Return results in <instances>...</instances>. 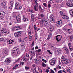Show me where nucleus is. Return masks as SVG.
<instances>
[{"mask_svg":"<svg viewBox=\"0 0 73 73\" xmlns=\"http://www.w3.org/2000/svg\"><path fill=\"white\" fill-rule=\"evenodd\" d=\"M56 62V60L54 58H53L50 60V65H54Z\"/></svg>","mask_w":73,"mask_h":73,"instance_id":"423d86ee","label":"nucleus"},{"mask_svg":"<svg viewBox=\"0 0 73 73\" xmlns=\"http://www.w3.org/2000/svg\"><path fill=\"white\" fill-rule=\"evenodd\" d=\"M69 49L70 51H72V50H73V47L72 46L70 47H69Z\"/></svg>","mask_w":73,"mask_h":73,"instance_id":"2f4dec72","label":"nucleus"},{"mask_svg":"<svg viewBox=\"0 0 73 73\" xmlns=\"http://www.w3.org/2000/svg\"><path fill=\"white\" fill-rule=\"evenodd\" d=\"M61 53V50L59 48L56 52V54H57V55H58V54H60Z\"/></svg>","mask_w":73,"mask_h":73,"instance_id":"a211bd4d","label":"nucleus"},{"mask_svg":"<svg viewBox=\"0 0 73 73\" xmlns=\"http://www.w3.org/2000/svg\"><path fill=\"white\" fill-rule=\"evenodd\" d=\"M58 68L59 69H61V66H58Z\"/></svg>","mask_w":73,"mask_h":73,"instance_id":"69168bd1","label":"nucleus"},{"mask_svg":"<svg viewBox=\"0 0 73 73\" xmlns=\"http://www.w3.org/2000/svg\"><path fill=\"white\" fill-rule=\"evenodd\" d=\"M32 66H33V67H35V66H36V65H35V64H33L32 65Z\"/></svg>","mask_w":73,"mask_h":73,"instance_id":"338daca9","label":"nucleus"},{"mask_svg":"<svg viewBox=\"0 0 73 73\" xmlns=\"http://www.w3.org/2000/svg\"><path fill=\"white\" fill-rule=\"evenodd\" d=\"M21 35V32L18 31L14 33V36L16 37H18Z\"/></svg>","mask_w":73,"mask_h":73,"instance_id":"1a4fd4ad","label":"nucleus"},{"mask_svg":"<svg viewBox=\"0 0 73 73\" xmlns=\"http://www.w3.org/2000/svg\"><path fill=\"white\" fill-rule=\"evenodd\" d=\"M34 17H35V16H34V15L33 14H32L31 15V19H34Z\"/></svg>","mask_w":73,"mask_h":73,"instance_id":"58836bf2","label":"nucleus"},{"mask_svg":"<svg viewBox=\"0 0 73 73\" xmlns=\"http://www.w3.org/2000/svg\"><path fill=\"white\" fill-rule=\"evenodd\" d=\"M66 4L67 6H68V7H73V3H72V2H67L66 3Z\"/></svg>","mask_w":73,"mask_h":73,"instance_id":"ddd939ff","label":"nucleus"},{"mask_svg":"<svg viewBox=\"0 0 73 73\" xmlns=\"http://www.w3.org/2000/svg\"><path fill=\"white\" fill-rule=\"evenodd\" d=\"M58 73H62V71H61V70L59 71L58 72Z\"/></svg>","mask_w":73,"mask_h":73,"instance_id":"0e129e2a","label":"nucleus"},{"mask_svg":"<svg viewBox=\"0 0 73 73\" xmlns=\"http://www.w3.org/2000/svg\"><path fill=\"white\" fill-rule=\"evenodd\" d=\"M37 38H38V36H37V33H36L35 36V40H36L37 39Z\"/></svg>","mask_w":73,"mask_h":73,"instance_id":"473e14b6","label":"nucleus"},{"mask_svg":"<svg viewBox=\"0 0 73 73\" xmlns=\"http://www.w3.org/2000/svg\"><path fill=\"white\" fill-rule=\"evenodd\" d=\"M63 48L64 49V50H66V49H67L66 47L64 46L63 47Z\"/></svg>","mask_w":73,"mask_h":73,"instance_id":"680f3d73","label":"nucleus"},{"mask_svg":"<svg viewBox=\"0 0 73 73\" xmlns=\"http://www.w3.org/2000/svg\"><path fill=\"white\" fill-rule=\"evenodd\" d=\"M70 13L71 15L72 16H73V10H71L70 11Z\"/></svg>","mask_w":73,"mask_h":73,"instance_id":"cd10ccee","label":"nucleus"},{"mask_svg":"<svg viewBox=\"0 0 73 73\" xmlns=\"http://www.w3.org/2000/svg\"><path fill=\"white\" fill-rule=\"evenodd\" d=\"M25 68L26 70H28V69H29L30 67H29L25 66Z\"/></svg>","mask_w":73,"mask_h":73,"instance_id":"a19ab883","label":"nucleus"},{"mask_svg":"<svg viewBox=\"0 0 73 73\" xmlns=\"http://www.w3.org/2000/svg\"><path fill=\"white\" fill-rule=\"evenodd\" d=\"M41 52V49H39L38 50L35 51L36 53L38 52V53H40Z\"/></svg>","mask_w":73,"mask_h":73,"instance_id":"7c9ffc66","label":"nucleus"},{"mask_svg":"<svg viewBox=\"0 0 73 73\" xmlns=\"http://www.w3.org/2000/svg\"><path fill=\"white\" fill-rule=\"evenodd\" d=\"M20 60H21V58H19L17 60L16 62H17L18 61H20Z\"/></svg>","mask_w":73,"mask_h":73,"instance_id":"de8ad7c7","label":"nucleus"},{"mask_svg":"<svg viewBox=\"0 0 73 73\" xmlns=\"http://www.w3.org/2000/svg\"><path fill=\"white\" fill-rule=\"evenodd\" d=\"M68 46H69V47L72 46V44H71V43H68Z\"/></svg>","mask_w":73,"mask_h":73,"instance_id":"49530a36","label":"nucleus"},{"mask_svg":"<svg viewBox=\"0 0 73 73\" xmlns=\"http://www.w3.org/2000/svg\"><path fill=\"white\" fill-rule=\"evenodd\" d=\"M5 61L7 63V64H9V63L11 62V60L10 58H6V59L5 60Z\"/></svg>","mask_w":73,"mask_h":73,"instance_id":"6ab92c4d","label":"nucleus"},{"mask_svg":"<svg viewBox=\"0 0 73 73\" xmlns=\"http://www.w3.org/2000/svg\"><path fill=\"white\" fill-rule=\"evenodd\" d=\"M13 31H18V30H20V29H21V28H20V27L19 25L16 26L14 28H12Z\"/></svg>","mask_w":73,"mask_h":73,"instance_id":"9b49d317","label":"nucleus"},{"mask_svg":"<svg viewBox=\"0 0 73 73\" xmlns=\"http://www.w3.org/2000/svg\"><path fill=\"white\" fill-rule=\"evenodd\" d=\"M51 7V5L49 4V3H48V8H50Z\"/></svg>","mask_w":73,"mask_h":73,"instance_id":"f704fd0d","label":"nucleus"},{"mask_svg":"<svg viewBox=\"0 0 73 73\" xmlns=\"http://www.w3.org/2000/svg\"><path fill=\"white\" fill-rule=\"evenodd\" d=\"M43 5L44 6V7H47V4L46 3H43Z\"/></svg>","mask_w":73,"mask_h":73,"instance_id":"ea45409f","label":"nucleus"},{"mask_svg":"<svg viewBox=\"0 0 73 73\" xmlns=\"http://www.w3.org/2000/svg\"><path fill=\"white\" fill-rule=\"evenodd\" d=\"M48 52L49 53V54H52V52L50 51L49 50H47Z\"/></svg>","mask_w":73,"mask_h":73,"instance_id":"8fccbe9b","label":"nucleus"},{"mask_svg":"<svg viewBox=\"0 0 73 73\" xmlns=\"http://www.w3.org/2000/svg\"><path fill=\"white\" fill-rule=\"evenodd\" d=\"M39 9H42V8H41V5L39 6Z\"/></svg>","mask_w":73,"mask_h":73,"instance_id":"6e6d98bb","label":"nucleus"},{"mask_svg":"<svg viewBox=\"0 0 73 73\" xmlns=\"http://www.w3.org/2000/svg\"><path fill=\"white\" fill-rule=\"evenodd\" d=\"M36 68H35L33 70V73H35V72H36Z\"/></svg>","mask_w":73,"mask_h":73,"instance_id":"603ef678","label":"nucleus"},{"mask_svg":"<svg viewBox=\"0 0 73 73\" xmlns=\"http://www.w3.org/2000/svg\"><path fill=\"white\" fill-rule=\"evenodd\" d=\"M66 70L67 72H68V73H71L72 72V70H70L69 68H67L66 69Z\"/></svg>","mask_w":73,"mask_h":73,"instance_id":"bb28decb","label":"nucleus"},{"mask_svg":"<svg viewBox=\"0 0 73 73\" xmlns=\"http://www.w3.org/2000/svg\"><path fill=\"white\" fill-rule=\"evenodd\" d=\"M10 5L9 8L10 9H12V7H13V4L14 3V2L13 1H10Z\"/></svg>","mask_w":73,"mask_h":73,"instance_id":"4be33fe9","label":"nucleus"},{"mask_svg":"<svg viewBox=\"0 0 73 73\" xmlns=\"http://www.w3.org/2000/svg\"><path fill=\"white\" fill-rule=\"evenodd\" d=\"M48 37L50 38L51 37H52V34L51 33L49 34Z\"/></svg>","mask_w":73,"mask_h":73,"instance_id":"09e8293b","label":"nucleus"},{"mask_svg":"<svg viewBox=\"0 0 73 73\" xmlns=\"http://www.w3.org/2000/svg\"><path fill=\"white\" fill-rule=\"evenodd\" d=\"M40 16H41V17H42V18H43V17H44V14L42 13L40 14Z\"/></svg>","mask_w":73,"mask_h":73,"instance_id":"37998d69","label":"nucleus"},{"mask_svg":"<svg viewBox=\"0 0 73 73\" xmlns=\"http://www.w3.org/2000/svg\"><path fill=\"white\" fill-rule=\"evenodd\" d=\"M9 32V31L8 30L6 29L5 28H3L0 29V36H1V34L4 35H7Z\"/></svg>","mask_w":73,"mask_h":73,"instance_id":"f03ea898","label":"nucleus"},{"mask_svg":"<svg viewBox=\"0 0 73 73\" xmlns=\"http://www.w3.org/2000/svg\"><path fill=\"white\" fill-rule=\"evenodd\" d=\"M46 72L47 73H49V70L46 69Z\"/></svg>","mask_w":73,"mask_h":73,"instance_id":"e2e57ef3","label":"nucleus"},{"mask_svg":"<svg viewBox=\"0 0 73 73\" xmlns=\"http://www.w3.org/2000/svg\"><path fill=\"white\" fill-rule=\"evenodd\" d=\"M22 8V7L21 6H20V4L18 3H15V8L17 9L18 10L19 9H21Z\"/></svg>","mask_w":73,"mask_h":73,"instance_id":"6e6552de","label":"nucleus"},{"mask_svg":"<svg viewBox=\"0 0 73 73\" xmlns=\"http://www.w3.org/2000/svg\"><path fill=\"white\" fill-rule=\"evenodd\" d=\"M60 36H61V35H58L56 36H55L56 40L57 41V42H59L60 41H61V38L59 39V38H58V37H60Z\"/></svg>","mask_w":73,"mask_h":73,"instance_id":"4468645a","label":"nucleus"},{"mask_svg":"<svg viewBox=\"0 0 73 73\" xmlns=\"http://www.w3.org/2000/svg\"><path fill=\"white\" fill-rule=\"evenodd\" d=\"M35 49H38V47L37 46L35 47Z\"/></svg>","mask_w":73,"mask_h":73,"instance_id":"bf43d9fd","label":"nucleus"},{"mask_svg":"<svg viewBox=\"0 0 73 73\" xmlns=\"http://www.w3.org/2000/svg\"><path fill=\"white\" fill-rule=\"evenodd\" d=\"M20 65H24V62H22L20 63Z\"/></svg>","mask_w":73,"mask_h":73,"instance_id":"e433bc0d","label":"nucleus"},{"mask_svg":"<svg viewBox=\"0 0 73 73\" xmlns=\"http://www.w3.org/2000/svg\"><path fill=\"white\" fill-rule=\"evenodd\" d=\"M73 35H71L70 36V38H73Z\"/></svg>","mask_w":73,"mask_h":73,"instance_id":"774afa93","label":"nucleus"},{"mask_svg":"<svg viewBox=\"0 0 73 73\" xmlns=\"http://www.w3.org/2000/svg\"><path fill=\"white\" fill-rule=\"evenodd\" d=\"M44 21L45 23H46V24H47V25H48V23H49V22L46 19L44 20V19L43 18V21Z\"/></svg>","mask_w":73,"mask_h":73,"instance_id":"b1692460","label":"nucleus"},{"mask_svg":"<svg viewBox=\"0 0 73 73\" xmlns=\"http://www.w3.org/2000/svg\"><path fill=\"white\" fill-rule=\"evenodd\" d=\"M6 13L5 12L3 11H0V19H4V17L5 16Z\"/></svg>","mask_w":73,"mask_h":73,"instance_id":"39448f33","label":"nucleus"},{"mask_svg":"<svg viewBox=\"0 0 73 73\" xmlns=\"http://www.w3.org/2000/svg\"><path fill=\"white\" fill-rule=\"evenodd\" d=\"M53 15H50V20L52 23H55V21L53 19Z\"/></svg>","mask_w":73,"mask_h":73,"instance_id":"9d476101","label":"nucleus"},{"mask_svg":"<svg viewBox=\"0 0 73 73\" xmlns=\"http://www.w3.org/2000/svg\"><path fill=\"white\" fill-rule=\"evenodd\" d=\"M0 41H1V42H4V38H0Z\"/></svg>","mask_w":73,"mask_h":73,"instance_id":"c756f323","label":"nucleus"},{"mask_svg":"<svg viewBox=\"0 0 73 73\" xmlns=\"http://www.w3.org/2000/svg\"><path fill=\"white\" fill-rule=\"evenodd\" d=\"M38 70L40 73H42V70L40 68H38Z\"/></svg>","mask_w":73,"mask_h":73,"instance_id":"79ce46f5","label":"nucleus"},{"mask_svg":"<svg viewBox=\"0 0 73 73\" xmlns=\"http://www.w3.org/2000/svg\"><path fill=\"white\" fill-rule=\"evenodd\" d=\"M16 19L18 23H20L21 22V17H20V15H17V16Z\"/></svg>","mask_w":73,"mask_h":73,"instance_id":"0eeeda50","label":"nucleus"},{"mask_svg":"<svg viewBox=\"0 0 73 73\" xmlns=\"http://www.w3.org/2000/svg\"><path fill=\"white\" fill-rule=\"evenodd\" d=\"M42 65L43 67H45L46 66V65L44 63H42Z\"/></svg>","mask_w":73,"mask_h":73,"instance_id":"3c124183","label":"nucleus"},{"mask_svg":"<svg viewBox=\"0 0 73 73\" xmlns=\"http://www.w3.org/2000/svg\"><path fill=\"white\" fill-rule=\"evenodd\" d=\"M4 54H5V56H7L8 55V50H5L4 51Z\"/></svg>","mask_w":73,"mask_h":73,"instance_id":"393cba45","label":"nucleus"},{"mask_svg":"<svg viewBox=\"0 0 73 73\" xmlns=\"http://www.w3.org/2000/svg\"><path fill=\"white\" fill-rule=\"evenodd\" d=\"M9 24L10 25H12V22L9 23Z\"/></svg>","mask_w":73,"mask_h":73,"instance_id":"052dcab7","label":"nucleus"},{"mask_svg":"<svg viewBox=\"0 0 73 73\" xmlns=\"http://www.w3.org/2000/svg\"><path fill=\"white\" fill-rule=\"evenodd\" d=\"M61 7H64V3H62L61 4Z\"/></svg>","mask_w":73,"mask_h":73,"instance_id":"864d4df0","label":"nucleus"},{"mask_svg":"<svg viewBox=\"0 0 73 73\" xmlns=\"http://www.w3.org/2000/svg\"><path fill=\"white\" fill-rule=\"evenodd\" d=\"M7 3L6 1H3L1 3V4L2 5V6H5V3Z\"/></svg>","mask_w":73,"mask_h":73,"instance_id":"a878e982","label":"nucleus"},{"mask_svg":"<svg viewBox=\"0 0 73 73\" xmlns=\"http://www.w3.org/2000/svg\"><path fill=\"white\" fill-rule=\"evenodd\" d=\"M12 53L15 56L19 55L21 53V51L17 47H14L12 51Z\"/></svg>","mask_w":73,"mask_h":73,"instance_id":"f257e3e1","label":"nucleus"},{"mask_svg":"<svg viewBox=\"0 0 73 73\" xmlns=\"http://www.w3.org/2000/svg\"><path fill=\"white\" fill-rule=\"evenodd\" d=\"M66 52L67 54H69V50L68 49H66Z\"/></svg>","mask_w":73,"mask_h":73,"instance_id":"4c0bfd02","label":"nucleus"},{"mask_svg":"<svg viewBox=\"0 0 73 73\" xmlns=\"http://www.w3.org/2000/svg\"><path fill=\"white\" fill-rule=\"evenodd\" d=\"M28 19L25 16H23V21L24 22H26V21H28Z\"/></svg>","mask_w":73,"mask_h":73,"instance_id":"412c9836","label":"nucleus"},{"mask_svg":"<svg viewBox=\"0 0 73 73\" xmlns=\"http://www.w3.org/2000/svg\"><path fill=\"white\" fill-rule=\"evenodd\" d=\"M54 29V28L53 27V26H51L48 29V32L49 33H50V32H52L53 30Z\"/></svg>","mask_w":73,"mask_h":73,"instance_id":"dca6fc26","label":"nucleus"},{"mask_svg":"<svg viewBox=\"0 0 73 73\" xmlns=\"http://www.w3.org/2000/svg\"><path fill=\"white\" fill-rule=\"evenodd\" d=\"M61 61L62 62V64L65 65L68 62V60H66L64 57V55H63L62 56V57L61 59Z\"/></svg>","mask_w":73,"mask_h":73,"instance_id":"7ed1b4c3","label":"nucleus"},{"mask_svg":"<svg viewBox=\"0 0 73 73\" xmlns=\"http://www.w3.org/2000/svg\"><path fill=\"white\" fill-rule=\"evenodd\" d=\"M62 17L63 19L66 20V19H69V17L68 16H66V15L65 14L63 15H62Z\"/></svg>","mask_w":73,"mask_h":73,"instance_id":"f3484780","label":"nucleus"},{"mask_svg":"<svg viewBox=\"0 0 73 73\" xmlns=\"http://www.w3.org/2000/svg\"><path fill=\"white\" fill-rule=\"evenodd\" d=\"M34 62L36 64H38L41 62V60L38 58L35 59L34 60Z\"/></svg>","mask_w":73,"mask_h":73,"instance_id":"f8f14e48","label":"nucleus"},{"mask_svg":"<svg viewBox=\"0 0 73 73\" xmlns=\"http://www.w3.org/2000/svg\"><path fill=\"white\" fill-rule=\"evenodd\" d=\"M63 30H66V32H72V30L70 29H66V28L65 27H64L62 28Z\"/></svg>","mask_w":73,"mask_h":73,"instance_id":"2eb2a0df","label":"nucleus"},{"mask_svg":"<svg viewBox=\"0 0 73 73\" xmlns=\"http://www.w3.org/2000/svg\"><path fill=\"white\" fill-rule=\"evenodd\" d=\"M60 15H62L63 14V13L62 12V11H61L60 12Z\"/></svg>","mask_w":73,"mask_h":73,"instance_id":"4d7b16f0","label":"nucleus"},{"mask_svg":"<svg viewBox=\"0 0 73 73\" xmlns=\"http://www.w3.org/2000/svg\"><path fill=\"white\" fill-rule=\"evenodd\" d=\"M15 66H16V67L17 68L19 66V64H15Z\"/></svg>","mask_w":73,"mask_h":73,"instance_id":"13d9d810","label":"nucleus"},{"mask_svg":"<svg viewBox=\"0 0 73 73\" xmlns=\"http://www.w3.org/2000/svg\"><path fill=\"white\" fill-rule=\"evenodd\" d=\"M34 9L35 11H38V9L36 8V7H34Z\"/></svg>","mask_w":73,"mask_h":73,"instance_id":"72a5a7b5","label":"nucleus"},{"mask_svg":"<svg viewBox=\"0 0 73 73\" xmlns=\"http://www.w3.org/2000/svg\"><path fill=\"white\" fill-rule=\"evenodd\" d=\"M29 41H31L32 40V36L31 35H29Z\"/></svg>","mask_w":73,"mask_h":73,"instance_id":"c85d7f7f","label":"nucleus"},{"mask_svg":"<svg viewBox=\"0 0 73 73\" xmlns=\"http://www.w3.org/2000/svg\"><path fill=\"white\" fill-rule=\"evenodd\" d=\"M42 61L44 62H45V63H46V62H47V61H46V60H44V59H42Z\"/></svg>","mask_w":73,"mask_h":73,"instance_id":"c03bdc74","label":"nucleus"},{"mask_svg":"<svg viewBox=\"0 0 73 73\" xmlns=\"http://www.w3.org/2000/svg\"><path fill=\"white\" fill-rule=\"evenodd\" d=\"M17 67H16V66H15V65L13 67V70H14V69H17Z\"/></svg>","mask_w":73,"mask_h":73,"instance_id":"a18cd8bd","label":"nucleus"},{"mask_svg":"<svg viewBox=\"0 0 73 73\" xmlns=\"http://www.w3.org/2000/svg\"><path fill=\"white\" fill-rule=\"evenodd\" d=\"M25 56L26 57H28V58H29V56L28 54H26L25 55Z\"/></svg>","mask_w":73,"mask_h":73,"instance_id":"5fc2aeb1","label":"nucleus"},{"mask_svg":"<svg viewBox=\"0 0 73 73\" xmlns=\"http://www.w3.org/2000/svg\"><path fill=\"white\" fill-rule=\"evenodd\" d=\"M34 29H35V31H36V30L37 29V28L36 27V25H34Z\"/></svg>","mask_w":73,"mask_h":73,"instance_id":"c9c22d12","label":"nucleus"},{"mask_svg":"<svg viewBox=\"0 0 73 73\" xmlns=\"http://www.w3.org/2000/svg\"><path fill=\"white\" fill-rule=\"evenodd\" d=\"M8 42L10 44H11L13 42H14V41L13 40H12L11 39H10L8 40Z\"/></svg>","mask_w":73,"mask_h":73,"instance_id":"5701e85b","label":"nucleus"},{"mask_svg":"<svg viewBox=\"0 0 73 73\" xmlns=\"http://www.w3.org/2000/svg\"><path fill=\"white\" fill-rule=\"evenodd\" d=\"M31 53L33 54V55H31L29 57V58L31 60H32V59L33 58V56H35V54L34 52H33L32 51H31Z\"/></svg>","mask_w":73,"mask_h":73,"instance_id":"aec40b11","label":"nucleus"},{"mask_svg":"<svg viewBox=\"0 0 73 73\" xmlns=\"http://www.w3.org/2000/svg\"><path fill=\"white\" fill-rule=\"evenodd\" d=\"M56 25L58 27H61L62 25V19L59 20L56 22Z\"/></svg>","mask_w":73,"mask_h":73,"instance_id":"20e7f679","label":"nucleus"}]
</instances>
